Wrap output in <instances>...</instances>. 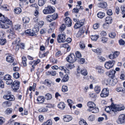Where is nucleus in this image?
Returning a JSON list of instances; mask_svg holds the SVG:
<instances>
[{
    "label": "nucleus",
    "instance_id": "a878e982",
    "mask_svg": "<svg viewBox=\"0 0 125 125\" xmlns=\"http://www.w3.org/2000/svg\"><path fill=\"white\" fill-rule=\"evenodd\" d=\"M97 17L99 18L102 19L105 16V14L104 13L101 12H99L97 14Z\"/></svg>",
    "mask_w": 125,
    "mask_h": 125
},
{
    "label": "nucleus",
    "instance_id": "6e6d98bb",
    "mask_svg": "<svg viewBox=\"0 0 125 125\" xmlns=\"http://www.w3.org/2000/svg\"><path fill=\"white\" fill-rule=\"evenodd\" d=\"M12 109L11 108H8L6 111V112L7 114H10L11 113Z\"/></svg>",
    "mask_w": 125,
    "mask_h": 125
},
{
    "label": "nucleus",
    "instance_id": "a211bd4d",
    "mask_svg": "<svg viewBox=\"0 0 125 125\" xmlns=\"http://www.w3.org/2000/svg\"><path fill=\"white\" fill-rule=\"evenodd\" d=\"M72 119V117L68 115H65L63 116V120L64 121L66 122H69Z\"/></svg>",
    "mask_w": 125,
    "mask_h": 125
},
{
    "label": "nucleus",
    "instance_id": "72a5a7b5",
    "mask_svg": "<svg viewBox=\"0 0 125 125\" xmlns=\"http://www.w3.org/2000/svg\"><path fill=\"white\" fill-rule=\"evenodd\" d=\"M94 90L95 92L96 93L98 94L101 91L100 87L99 86H96L94 88Z\"/></svg>",
    "mask_w": 125,
    "mask_h": 125
},
{
    "label": "nucleus",
    "instance_id": "e433bc0d",
    "mask_svg": "<svg viewBox=\"0 0 125 125\" xmlns=\"http://www.w3.org/2000/svg\"><path fill=\"white\" fill-rule=\"evenodd\" d=\"M48 110L47 108L42 107L39 109L38 111L40 112H44L47 111Z\"/></svg>",
    "mask_w": 125,
    "mask_h": 125
},
{
    "label": "nucleus",
    "instance_id": "1a4fd4ad",
    "mask_svg": "<svg viewBox=\"0 0 125 125\" xmlns=\"http://www.w3.org/2000/svg\"><path fill=\"white\" fill-rule=\"evenodd\" d=\"M65 35L63 34H60L57 37V40L58 43L64 42L65 41Z\"/></svg>",
    "mask_w": 125,
    "mask_h": 125
},
{
    "label": "nucleus",
    "instance_id": "de8ad7c7",
    "mask_svg": "<svg viewBox=\"0 0 125 125\" xmlns=\"http://www.w3.org/2000/svg\"><path fill=\"white\" fill-rule=\"evenodd\" d=\"M68 87L66 85H63L62 87V91L63 92H65L68 91Z\"/></svg>",
    "mask_w": 125,
    "mask_h": 125
},
{
    "label": "nucleus",
    "instance_id": "f3484780",
    "mask_svg": "<svg viewBox=\"0 0 125 125\" xmlns=\"http://www.w3.org/2000/svg\"><path fill=\"white\" fill-rule=\"evenodd\" d=\"M107 6L106 2H100L97 4V6L98 7L103 8H106Z\"/></svg>",
    "mask_w": 125,
    "mask_h": 125
},
{
    "label": "nucleus",
    "instance_id": "09e8293b",
    "mask_svg": "<svg viewBox=\"0 0 125 125\" xmlns=\"http://www.w3.org/2000/svg\"><path fill=\"white\" fill-rule=\"evenodd\" d=\"M88 119L90 121H93L95 119V117L94 115H92L89 116L88 118Z\"/></svg>",
    "mask_w": 125,
    "mask_h": 125
},
{
    "label": "nucleus",
    "instance_id": "4c0bfd02",
    "mask_svg": "<svg viewBox=\"0 0 125 125\" xmlns=\"http://www.w3.org/2000/svg\"><path fill=\"white\" fill-rule=\"evenodd\" d=\"M46 20L48 21L51 22L53 21L51 15H48L46 17Z\"/></svg>",
    "mask_w": 125,
    "mask_h": 125
},
{
    "label": "nucleus",
    "instance_id": "0eeeda50",
    "mask_svg": "<svg viewBox=\"0 0 125 125\" xmlns=\"http://www.w3.org/2000/svg\"><path fill=\"white\" fill-rule=\"evenodd\" d=\"M109 89L107 88L103 89L100 94V96L102 97H105L109 95Z\"/></svg>",
    "mask_w": 125,
    "mask_h": 125
},
{
    "label": "nucleus",
    "instance_id": "c85d7f7f",
    "mask_svg": "<svg viewBox=\"0 0 125 125\" xmlns=\"http://www.w3.org/2000/svg\"><path fill=\"white\" fill-rule=\"evenodd\" d=\"M69 79V77L67 74H66L63 78L61 80V81L63 82H65L67 81Z\"/></svg>",
    "mask_w": 125,
    "mask_h": 125
},
{
    "label": "nucleus",
    "instance_id": "49530a36",
    "mask_svg": "<svg viewBox=\"0 0 125 125\" xmlns=\"http://www.w3.org/2000/svg\"><path fill=\"white\" fill-rule=\"evenodd\" d=\"M44 22L43 21H39L36 24L38 25V27H37L38 28L39 27H41L43 25Z\"/></svg>",
    "mask_w": 125,
    "mask_h": 125
},
{
    "label": "nucleus",
    "instance_id": "423d86ee",
    "mask_svg": "<svg viewBox=\"0 0 125 125\" xmlns=\"http://www.w3.org/2000/svg\"><path fill=\"white\" fill-rule=\"evenodd\" d=\"M118 124H122L125 123V114H121L118 117L117 121Z\"/></svg>",
    "mask_w": 125,
    "mask_h": 125
},
{
    "label": "nucleus",
    "instance_id": "393cba45",
    "mask_svg": "<svg viewBox=\"0 0 125 125\" xmlns=\"http://www.w3.org/2000/svg\"><path fill=\"white\" fill-rule=\"evenodd\" d=\"M97 71L100 73H103L104 72V71L102 69L101 67L100 66H97L96 67Z\"/></svg>",
    "mask_w": 125,
    "mask_h": 125
},
{
    "label": "nucleus",
    "instance_id": "680f3d73",
    "mask_svg": "<svg viewBox=\"0 0 125 125\" xmlns=\"http://www.w3.org/2000/svg\"><path fill=\"white\" fill-rule=\"evenodd\" d=\"M21 28V26L20 25L18 24L15 26L14 27L15 30H18Z\"/></svg>",
    "mask_w": 125,
    "mask_h": 125
},
{
    "label": "nucleus",
    "instance_id": "f704fd0d",
    "mask_svg": "<svg viewBox=\"0 0 125 125\" xmlns=\"http://www.w3.org/2000/svg\"><path fill=\"white\" fill-rule=\"evenodd\" d=\"M2 105L4 107L10 106L11 105V104L10 102L8 101H6L3 102Z\"/></svg>",
    "mask_w": 125,
    "mask_h": 125
},
{
    "label": "nucleus",
    "instance_id": "a18cd8bd",
    "mask_svg": "<svg viewBox=\"0 0 125 125\" xmlns=\"http://www.w3.org/2000/svg\"><path fill=\"white\" fill-rule=\"evenodd\" d=\"M44 83L45 84H47L48 86L49 87L51 86V82L48 79L45 80V81Z\"/></svg>",
    "mask_w": 125,
    "mask_h": 125
},
{
    "label": "nucleus",
    "instance_id": "2f4dec72",
    "mask_svg": "<svg viewBox=\"0 0 125 125\" xmlns=\"http://www.w3.org/2000/svg\"><path fill=\"white\" fill-rule=\"evenodd\" d=\"M21 9L19 8H17L14 9V11L16 14H19L21 12Z\"/></svg>",
    "mask_w": 125,
    "mask_h": 125
},
{
    "label": "nucleus",
    "instance_id": "6e6552de",
    "mask_svg": "<svg viewBox=\"0 0 125 125\" xmlns=\"http://www.w3.org/2000/svg\"><path fill=\"white\" fill-rule=\"evenodd\" d=\"M39 31V29L37 27L33 28L32 30H31L30 36H36L37 34H36Z\"/></svg>",
    "mask_w": 125,
    "mask_h": 125
},
{
    "label": "nucleus",
    "instance_id": "603ef678",
    "mask_svg": "<svg viewBox=\"0 0 125 125\" xmlns=\"http://www.w3.org/2000/svg\"><path fill=\"white\" fill-rule=\"evenodd\" d=\"M20 39L19 38H17L15 41L13 42L12 43L13 44H17V43H20Z\"/></svg>",
    "mask_w": 125,
    "mask_h": 125
},
{
    "label": "nucleus",
    "instance_id": "cd10ccee",
    "mask_svg": "<svg viewBox=\"0 0 125 125\" xmlns=\"http://www.w3.org/2000/svg\"><path fill=\"white\" fill-rule=\"evenodd\" d=\"M116 71L114 70H112L110 71L109 73V76L112 78L114 77Z\"/></svg>",
    "mask_w": 125,
    "mask_h": 125
},
{
    "label": "nucleus",
    "instance_id": "8fccbe9b",
    "mask_svg": "<svg viewBox=\"0 0 125 125\" xmlns=\"http://www.w3.org/2000/svg\"><path fill=\"white\" fill-rule=\"evenodd\" d=\"M20 74L18 72L14 73L13 74V77L16 79H17L19 77Z\"/></svg>",
    "mask_w": 125,
    "mask_h": 125
},
{
    "label": "nucleus",
    "instance_id": "ea45409f",
    "mask_svg": "<svg viewBox=\"0 0 125 125\" xmlns=\"http://www.w3.org/2000/svg\"><path fill=\"white\" fill-rule=\"evenodd\" d=\"M79 124L80 125H88L85 121L83 119L81 120L79 122Z\"/></svg>",
    "mask_w": 125,
    "mask_h": 125
},
{
    "label": "nucleus",
    "instance_id": "79ce46f5",
    "mask_svg": "<svg viewBox=\"0 0 125 125\" xmlns=\"http://www.w3.org/2000/svg\"><path fill=\"white\" fill-rule=\"evenodd\" d=\"M6 42V40L5 39H0V44L3 45L5 44Z\"/></svg>",
    "mask_w": 125,
    "mask_h": 125
},
{
    "label": "nucleus",
    "instance_id": "864d4df0",
    "mask_svg": "<svg viewBox=\"0 0 125 125\" xmlns=\"http://www.w3.org/2000/svg\"><path fill=\"white\" fill-rule=\"evenodd\" d=\"M5 122L4 118L2 117H0V125H2Z\"/></svg>",
    "mask_w": 125,
    "mask_h": 125
},
{
    "label": "nucleus",
    "instance_id": "4468645a",
    "mask_svg": "<svg viewBox=\"0 0 125 125\" xmlns=\"http://www.w3.org/2000/svg\"><path fill=\"white\" fill-rule=\"evenodd\" d=\"M108 113L111 114L112 115H115L117 112L116 110L114 108L113 106L110 110L107 111Z\"/></svg>",
    "mask_w": 125,
    "mask_h": 125
},
{
    "label": "nucleus",
    "instance_id": "338daca9",
    "mask_svg": "<svg viewBox=\"0 0 125 125\" xmlns=\"http://www.w3.org/2000/svg\"><path fill=\"white\" fill-rule=\"evenodd\" d=\"M79 10L78 8H74L72 10V12H74L77 13L78 12Z\"/></svg>",
    "mask_w": 125,
    "mask_h": 125
},
{
    "label": "nucleus",
    "instance_id": "c03bdc74",
    "mask_svg": "<svg viewBox=\"0 0 125 125\" xmlns=\"http://www.w3.org/2000/svg\"><path fill=\"white\" fill-rule=\"evenodd\" d=\"M11 76L9 75H6L4 76V80H8L11 79Z\"/></svg>",
    "mask_w": 125,
    "mask_h": 125
},
{
    "label": "nucleus",
    "instance_id": "4d7b16f0",
    "mask_svg": "<svg viewBox=\"0 0 125 125\" xmlns=\"http://www.w3.org/2000/svg\"><path fill=\"white\" fill-rule=\"evenodd\" d=\"M76 58H80L82 57L81 54V53L77 51L76 53Z\"/></svg>",
    "mask_w": 125,
    "mask_h": 125
},
{
    "label": "nucleus",
    "instance_id": "7ed1b4c3",
    "mask_svg": "<svg viewBox=\"0 0 125 125\" xmlns=\"http://www.w3.org/2000/svg\"><path fill=\"white\" fill-rule=\"evenodd\" d=\"M54 11V9L50 6L45 7L43 11V13L45 14H51Z\"/></svg>",
    "mask_w": 125,
    "mask_h": 125
},
{
    "label": "nucleus",
    "instance_id": "c756f323",
    "mask_svg": "<svg viewBox=\"0 0 125 125\" xmlns=\"http://www.w3.org/2000/svg\"><path fill=\"white\" fill-rule=\"evenodd\" d=\"M45 98L47 100H50L52 98V95L49 93L46 94L45 95Z\"/></svg>",
    "mask_w": 125,
    "mask_h": 125
},
{
    "label": "nucleus",
    "instance_id": "4be33fe9",
    "mask_svg": "<svg viewBox=\"0 0 125 125\" xmlns=\"http://www.w3.org/2000/svg\"><path fill=\"white\" fill-rule=\"evenodd\" d=\"M105 21L107 24H110L112 21V19L111 17L108 16L105 19Z\"/></svg>",
    "mask_w": 125,
    "mask_h": 125
},
{
    "label": "nucleus",
    "instance_id": "5fc2aeb1",
    "mask_svg": "<svg viewBox=\"0 0 125 125\" xmlns=\"http://www.w3.org/2000/svg\"><path fill=\"white\" fill-rule=\"evenodd\" d=\"M124 72H121V75L120 76L121 79L124 80L125 79V74L124 73Z\"/></svg>",
    "mask_w": 125,
    "mask_h": 125
},
{
    "label": "nucleus",
    "instance_id": "473e14b6",
    "mask_svg": "<svg viewBox=\"0 0 125 125\" xmlns=\"http://www.w3.org/2000/svg\"><path fill=\"white\" fill-rule=\"evenodd\" d=\"M26 61V58L24 56H23L22 57V61L23 64L24 66H26L27 65Z\"/></svg>",
    "mask_w": 125,
    "mask_h": 125
},
{
    "label": "nucleus",
    "instance_id": "5701e85b",
    "mask_svg": "<svg viewBox=\"0 0 125 125\" xmlns=\"http://www.w3.org/2000/svg\"><path fill=\"white\" fill-rule=\"evenodd\" d=\"M87 111H91L93 113H96L99 112V110L97 108L95 107L94 108H93L92 109H87Z\"/></svg>",
    "mask_w": 125,
    "mask_h": 125
},
{
    "label": "nucleus",
    "instance_id": "c9c22d12",
    "mask_svg": "<svg viewBox=\"0 0 125 125\" xmlns=\"http://www.w3.org/2000/svg\"><path fill=\"white\" fill-rule=\"evenodd\" d=\"M52 123L51 120H49L44 122L42 125H52Z\"/></svg>",
    "mask_w": 125,
    "mask_h": 125
},
{
    "label": "nucleus",
    "instance_id": "f03ea898",
    "mask_svg": "<svg viewBox=\"0 0 125 125\" xmlns=\"http://www.w3.org/2000/svg\"><path fill=\"white\" fill-rule=\"evenodd\" d=\"M67 61L70 63H73L75 62L76 60V57L73 53L70 54L66 58Z\"/></svg>",
    "mask_w": 125,
    "mask_h": 125
},
{
    "label": "nucleus",
    "instance_id": "13d9d810",
    "mask_svg": "<svg viewBox=\"0 0 125 125\" xmlns=\"http://www.w3.org/2000/svg\"><path fill=\"white\" fill-rule=\"evenodd\" d=\"M93 51L98 54H100L101 53V51L99 49L97 48L96 49H94Z\"/></svg>",
    "mask_w": 125,
    "mask_h": 125
},
{
    "label": "nucleus",
    "instance_id": "37998d69",
    "mask_svg": "<svg viewBox=\"0 0 125 125\" xmlns=\"http://www.w3.org/2000/svg\"><path fill=\"white\" fill-rule=\"evenodd\" d=\"M80 48L82 49H84L85 47V45L84 42L83 41H81L80 43Z\"/></svg>",
    "mask_w": 125,
    "mask_h": 125
},
{
    "label": "nucleus",
    "instance_id": "2eb2a0df",
    "mask_svg": "<svg viewBox=\"0 0 125 125\" xmlns=\"http://www.w3.org/2000/svg\"><path fill=\"white\" fill-rule=\"evenodd\" d=\"M77 70L78 73H81L82 75L84 76L86 75L87 74V72L86 70L83 69L81 70L79 67L77 69Z\"/></svg>",
    "mask_w": 125,
    "mask_h": 125
},
{
    "label": "nucleus",
    "instance_id": "ddd939ff",
    "mask_svg": "<svg viewBox=\"0 0 125 125\" xmlns=\"http://www.w3.org/2000/svg\"><path fill=\"white\" fill-rule=\"evenodd\" d=\"M65 24L66 26L68 27H70L71 26L72 22L70 18L69 17H66L64 20Z\"/></svg>",
    "mask_w": 125,
    "mask_h": 125
},
{
    "label": "nucleus",
    "instance_id": "3c124183",
    "mask_svg": "<svg viewBox=\"0 0 125 125\" xmlns=\"http://www.w3.org/2000/svg\"><path fill=\"white\" fill-rule=\"evenodd\" d=\"M116 35V34L115 32H111L109 34V36L112 38H114Z\"/></svg>",
    "mask_w": 125,
    "mask_h": 125
},
{
    "label": "nucleus",
    "instance_id": "6ab92c4d",
    "mask_svg": "<svg viewBox=\"0 0 125 125\" xmlns=\"http://www.w3.org/2000/svg\"><path fill=\"white\" fill-rule=\"evenodd\" d=\"M118 82L117 79H116L112 78L110 80L109 82V84L110 85L112 86H114Z\"/></svg>",
    "mask_w": 125,
    "mask_h": 125
},
{
    "label": "nucleus",
    "instance_id": "9b49d317",
    "mask_svg": "<svg viewBox=\"0 0 125 125\" xmlns=\"http://www.w3.org/2000/svg\"><path fill=\"white\" fill-rule=\"evenodd\" d=\"M3 97L4 99L10 101H13L15 99L13 95H10L9 94L4 95Z\"/></svg>",
    "mask_w": 125,
    "mask_h": 125
},
{
    "label": "nucleus",
    "instance_id": "052dcab7",
    "mask_svg": "<svg viewBox=\"0 0 125 125\" xmlns=\"http://www.w3.org/2000/svg\"><path fill=\"white\" fill-rule=\"evenodd\" d=\"M57 14L56 13H54L53 15H51V16L52 17V19L53 20H55L57 17Z\"/></svg>",
    "mask_w": 125,
    "mask_h": 125
},
{
    "label": "nucleus",
    "instance_id": "0e129e2a",
    "mask_svg": "<svg viewBox=\"0 0 125 125\" xmlns=\"http://www.w3.org/2000/svg\"><path fill=\"white\" fill-rule=\"evenodd\" d=\"M100 34L102 36L104 37L106 35V32L104 31H103L101 32Z\"/></svg>",
    "mask_w": 125,
    "mask_h": 125
},
{
    "label": "nucleus",
    "instance_id": "dca6fc26",
    "mask_svg": "<svg viewBox=\"0 0 125 125\" xmlns=\"http://www.w3.org/2000/svg\"><path fill=\"white\" fill-rule=\"evenodd\" d=\"M45 99V97L43 96H38L37 100L38 101V104H42L44 102Z\"/></svg>",
    "mask_w": 125,
    "mask_h": 125
},
{
    "label": "nucleus",
    "instance_id": "aec40b11",
    "mask_svg": "<svg viewBox=\"0 0 125 125\" xmlns=\"http://www.w3.org/2000/svg\"><path fill=\"white\" fill-rule=\"evenodd\" d=\"M87 105L89 107V109H92L95 107V104L93 102H89L87 103Z\"/></svg>",
    "mask_w": 125,
    "mask_h": 125
},
{
    "label": "nucleus",
    "instance_id": "9d476101",
    "mask_svg": "<svg viewBox=\"0 0 125 125\" xmlns=\"http://www.w3.org/2000/svg\"><path fill=\"white\" fill-rule=\"evenodd\" d=\"M116 111H119L123 110L125 109V107L122 104H120L118 105L115 104L113 106Z\"/></svg>",
    "mask_w": 125,
    "mask_h": 125
},
{
    "label": "nucleus",
    "instance_id": "774afa93",
    "mask_svg": "<svg viewBox=\"0 0 125 125\" xmlns=\"http://www.w3.org/2000/svg\"><path fill=\"white\" fill-rule=\"evenodd\" d=\"M107 14L109 15H111L113 14L112 10L111 9H109L107 11Z\"/></svg>",
    "mask_w": 125,
    "mask_h": 125
},
{
    "label": "nucleus",
    "instance_id": "bf43d9fd",
    "mask_svg": "<svg viewBox=\"0 0 125 125\" xmlns=\"http://www.w3.org/2000/svg\"><path fill=\"white\" fill-rule=\"evenodd\" d=\"M12 82V80L11 79L6 81V83L8 85H10L11 84Z\"/></svg>",
    "mask_w": 125,
    "mask_h": 125
},
{
    "label": "nucleus",
    "instance_id": "f257e3e1",
    "mask_svg": "<svg viewBox=\"0 0 125 125\" xmlns=\"http://www.w3.org/2000/svg\"><path fill=\"white\" fill-rule=\"evenodd\" d=\"M4 19L1 20L2 22L4 23V24H0V28L4 29H7L9 28L10 27V25L12 24L11 21L7 18H6L3 16Z\"/></svg>",
    "mask_w": 125,
    "mask_h": 125
},
{
    "label": "nucleus",
    "instance_id": "bb28decb",
    "mask_svg": "<svg viewBox=\"0 0 125 125\" xmlns=\"http://www.w3.org/2000/svg\"><path fill=\"white\" fill-rule=\"evenodd\" d=\"M22 20L24 23L26 24L29 23L30 19L28 17H26L23 18Z\"/></svg>",
    "mask_w": 125,
    "mask_h": 125
},
{
    "label": "nucleus",
    "instance_id": "412c9836",
    "mask_svg": "<svg viewBox=\"0 0 125 125\" xmlns=\"http://www.w3.org/2000/svg\"><path fill=\"white\" fill-rule=\"evenodd\" d=\"M14 60V58L10 55L7 56L6 58L7 61L11 63L13 62Z\"/></svg>",
    "mask_w": 125,
    "mask_h": 125
},
{
    "label": "nucleus",
    "instance_id": "20e7f679",
    "mask_svg": "<svg viewBox=\"0 0 125 125\" xmlns=\"http://www.w3.org/2000/svg\"><path fill=\"white\" fill-rule=\"evenodd\" d=\"M20 84L19 81H14L11 85V88L14 91H16L19 89Z\"/></svg>",
    "mask_w": 125,
    "mask_h": 125
},
{
    "label": "nucleus",
    "instance_id": "b1692460",
    "mask_svg": "<svg viewBox=\"0 0 125 125\" xmlns=\"http://www.w3.org/2000/svg\"><path fill=\"white\" fill-rule=\"evenodd\" d=\"M58 107L61 109L63 110L65 107V105L62 102L60 103L57 105Z\"/></svg>",
    "mask_w": 125,
    "mask_h": 125
},
{
    "label": "nucleus",
    "instance_id": "f8f14e48",
    "mask_svg": "<svg viewBox=\"0 0 125 125\" xmlns=\"http://www.w3.org/2000/svg\"><path fill=\"white\" fill-rule=\"evenodd\" d=\"M84 24V22L82 20L77 21L74 26V28L75 29L79 28Z\"/></svg>",
    "mask_w": 125,
    "mask_h": 125
},
{
    "label": "nucleus",
    "instance_id": "69168bd1",
    "mask_svg": "<svg viewBox=\"0 0 125 125\" xmlns=\"http://www.w3.org/2000/svg\"><path fill=\"white\" fill-rule=\"evenodd\" d=\"M7 5H4L3 6H2L1 7L0 9L2 10H5L7 8Z\"/></svg>",
    "mask_w": 125,
    "mask_h": 125
},
{
    "label": "nucleus",
    "instance_id": "e2e57ef3",
    "mask_svg": "<svg viewBox=\"0 0 125 125\" xmlns=\"http://www.w3.org/2000/svg\"><path fill=\"white\" fill-rule=\"evenodd\" d=\"M65 24H62L61 27H60V29L61 30L60 31H63L65 29Z\"/></svg>",
    "mask_w": 125,
    "mask_h": 125
},
{
    "label": "nucleus",
    "instance_id": "58836bf2",
    "mask_svg": "<svg viewBox=\"0 0 125 125\" xmlns=\"http://www.w3.org/2000/svg\"><path fill=\"white\" fill-rule=\"evenodd\" d=\"M99 36L98 35H92L91 37V39L93 41H96L98 38Z\"/></svg>",
    "mask_w": 125,
    "mask_h": 125
},
{
    "label": "nucleus",
    "instance_id": "a19ab883",
    "mask_svg": "<svg viewBox=\"0 0 125 125\" xmlns=\"http://www.w3.org/2000/svg\"><path fill=\"white\" fill-rule=\"evenodd\" d=\"M85 30V29L84 28H82L81 29H80L78 33V34L79 35H82L83 33H84Z\"/></svg>",
    "mask_w": 125,
    "mask_h": 125
},
{
    "label": "nucleus",
    "instance_id": "39448f33",
    "mask_svg": "<svg viewBox=\"0 0 125 125\" xmlns=\"http://www.w3.org/2000/svg\"><path fill=\"white\" fill-rule=\"evenodd\" d=\"M115 63L114 61H110L106 62L105 64V67L107 69H109L113 66Z\"/></svg>",
    "mask_w": 125,
    "mask_h": 125
},
{
    "label": "nucleus",
    "instance_id": "7c9ffc66",
    "mask_svg": "<svg viewBox=\"0 0 125 125\" xmlns=\"http://www.w3.org/2000/svg\"><path fill=\"white\" fill-rule=\"evenodd\" d=\"M46 0H39L38 1V4L39 6H43L46 2Z\"/></svg>",
    "mask_w": 125,
    "mask_h": 125
}]
</instances>
